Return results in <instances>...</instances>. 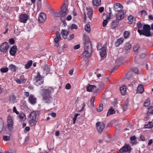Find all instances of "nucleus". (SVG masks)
<instances>
[{
	"label": "nucleus",
	"instance_id": "nucleus-1",
	"mask_svg": "<svg viewBox=\"0 0 153 153\" xmlns=\"http://www.w3.org/2000/svg\"><path fill=\"white\" fill-rule=\"evenodd\" d=\"M84 51L82 56L83 57L88 58L91 56L92 49L90 39L88 36H84Z\"/></svg>",
	"mask_w": 153,
	"mask_h": 153
},
{
	"label": "nucleus",
	"instance_id": "nucleus-2",
	"mask_svg": "<svg viewBox=\"0 0 153 153\" xmlns=\"http://www.w3.org/2000/svg\"><path fill=\"white\" fill-rule=\"evenodd\" d=\"M51 90L48 89H45L42 90L41 94L43 101L46 103L50 102L52 100L51 96Z\"/></svg>",
	"mask_w": 153,
	"mask_h": 153
},
{
	"label": "nucleus",
	"instance_id": "nucleus-3",
	"mask_svg": "<svg viewBox=\"0 0 153 153\" xmlns=\"http://www.w3.org/2000/svg\"><path fill=\"white\" fill-rule=\"evenodd\" d=\"M7 128L8 130L11 131L13 129V117L10 115H8L7 120Z\"/></svg>",
	"mask_w": 153,
	"mask_h": 153
},
{
	"label": "nucleus",
	"instance_id": "nucleus-4",
	"mask_svg": "<svg viewBox=\"0 0 153 153\" xmlns=\"http://www.w3.org/2000/svg\"><path fill=\"white\" fill-rule=\"evenodd\" d=\"M34 81V83L37 86L41 85L44 82L42 77L39 72L37 73V75L35 77Z\"/></svg>",
	"mask_w": 153,
	"mask_h": 153
},
{
	"label": "nucleus",
	"instance_id": "nucleus-5",
	"mask_svg": "<svg viewBox=\"0 0 153 153\" xmlns=\"http://www.w3.org/2000/svg\"><path fill=\"white\" fill-rule=\"evenodd\" d=\"M96 127L97 131L101 134L105 128V125L102 122H98L96 124Z\"/></svg>",
	"mask_w": 153,
	"mask_h": 153
},
{
	"label": "nucleus",
	"instance_id": "nucleus-6",
	"mask_svg": "<svg viewBox=\"0 0 153 153\" xmlns=\"http://www.w3.org/2000/svg\"><path fill=\"white\" fill-rule=\"evenodd\" d=\"M54 44L55 46L58 47L59 45V42L61 39V37L60 33L57 31L56 32V35L54 36Z\"/></svg>",
	"mask_w": 153,
	"mask_h": 153
},
{
	"label": "nucleus",
	"instance_id": "nucleus-7",
	"mask_svg": "<svg viewBox=\"0 0 153 153\" xmlns=\"http://www.w3.org/2000/svg\"><path fill=\"white\" fill-rule=\"evenodd\" d=\"M131 148L130 146L127 144H126L119 150L120 153H125L127 152L130 153L131 150Z\"/></svg>",
	"mask_w": 153,
	"mask_h": 153
},
{
	"label": "nucleus",
	"instance_id": "nucleus-8",
	"mask_svg": "<svg viewBox=\"0 0 153 153\" xmlns=\"http://www.w3.org/2000/svg\"><path fill=\"white\" fill-rule=\"evenodd\" d=\"M150 30L138 29L137 32L140 35H143L146 36H149L152 35Z\"/></svg>",
	"mask_w": 153,
	"mask_h": 153
},
{
	"label": "nucleus",
	"instance_id": "nucleus-9",
	"mask_svg": "<svg viewBox=\"0 0 153 153\" xmlns=\"http://www.w3.org/2000/svg\"><path fill=\"white\" fill-rule=\"evenodd\" d=\"M68 10L65 4L63 5L61 8V11L59 12V15L60 17H63L67 15Z\"/></svg>",
	"mask_w": 153,
	"mask_h": 153
},
{
	"label": "nucleus",
	"instance_id": "nucleus-10",
	"mask_svg": "<svg viewBox=\"0 0 153 153\" xmlns=\"http://www.w3.org/2000/svg\"><path fill=\"white\" fill-rule=\"evenodd\" d=\"M47 19V17L45 14L43 13H41L38 17V21L41 23L45 22Z\"/></svg>",
	"mask_w": 153,
	"mask_h": 153
},
{
	"label": "nucleus",
	"instance_id": "nucleus-11",
	"mask_svg": "<svg viewBox=\"0 0 153 153\" xmlns=\"http://www.w3.org/2000/svg\"><path fill=\"white\" fill-rule=\"evenodd\" d=\"M9 45L6 42H4L0 46V51L2 52H6L8 48Z\"/></svg>",
	"mask_w": 153,
	"mask_h": 153
},
{
	"label": "nucleus",
	"instance_id": "nucleus-12",
	"mask_svg": "<svg viewBox=\"0 0 153 153\" xmlns=\"http://www.w3.org/2000/svg\"><path fill=\"white\" fill-rule=\"evenodd\" d=\"M123 8V6L121 4L117 3L114 5V9L115 11L119 12L122 10Z\"/></svg>",
	"mask_w": 153,
	"mask_h": 153
},
{
	"label": "nucleus",
	"instance_id": "nucleus-13",
	"mask_svg": "<svg viewBox=\"0 0 153 153\" xmlns=\"http://www.w3.org/2000/svg\"><path fill=\"white\" fill-rule=\"evenodd\" d=\"M100 53L102 59L105 58L106 56V47H103L102 48V50L100 51Z\"/></svg>",
	"mask_w": 153,
	"mask_h": 153
},
{
	"label": "nucleus",
	"instance_id": "nucleus-14",
	"mask_svg": "<svg viewBox=\"0 0 153 153\" xmlns=\"http://www.w3.org/2000/svg\"><path fill=\"white\" fill-rule=\"evenodd\" d=\"M19 18L20 22L25 23L27 20L28 16L26 14H23L20 16Z\"/></svg>",
	"mask_w": 153,
	"mask_h": 153
},
{
	"label": "nucleus",
	"instance_id": "nucleus-15",
	"mask_svg": "<svg viewBox=\"0 0 153 153\" xmlns=\"http://www.w3.org/2000/svg\"><path fill=\"white\" fill-rule=\"evenodd\" d=\"M69 33L68 29H62L61 33L62 37L64 39H67Z\"/></svg>",
	"mask_w": 153,
	"mask_h": 153
},
{
	"label": "nucleus",
	"instance_id": "nucleus-16",
	"mask_svg": "<svg viewBox=\"0 0 153 153\" xmlns=\"http://www.w3.org/2000/svg\"><path fill=\"white\" fill-rule=\"evenodd\" d=\"M86 9L88 11L87 14L88 16V17L90 20H91L92 17L93 15L92 9L91 8L88 7H86Z\"/></svg>",
	"mask_w": 153,
	"mask_h": 153
},
{
	"label": "nucleus",
	"instance_id": "nucleus-17",
	"mask_svg": "<svg viewBox=\"0 0 153 153\" xmlns=\"http://www.w3.org/2000/svg\"><path fill=\"white\" fill-rule=\"evenodd\" d=\"M17 47L16 45H13L10 50V54L12 56H14L16 53Z\"/></svg>",
	"mask_w": 153,
	"mask_h": 153
},
{
	"label": "nucleus",
	"instance_id": "nucleus-18",
	"mask_svg": "<svg viewBox=\"0 0 153 153\" xmlns=\"http://www.w3.org/2000/svg\"><path fill=\"white\" fill-rule=\"evenodd\" d=\"M96 86L95 85H88L87 86L86 89L88 91L91 92L96 89Z\"/></svg>",
	"mask_w": 153,
	"mask_h": 153
},
{
	"label": "nucleus",
	"instance_id": "nucleus-19",
	"mask_svg": "<svg viewBox=\"0 0 153 153\" xmlns=\"http://www.w3.org/2000/svg\"><path fill=\"white\" fill-rule=\"evenodd\" d=\"M37 114L36 111L32 112L29 115L28 119H36Z\"/></svg>",
	"mask_w": 153,
	"mask_h": 153
},
{
	"label": "nucleus",
	"instance_id": "nucleus-20",
	"mask_svg": "<svg viewBox=\"0 0 153 153\" xmlns=\"http://www.w3.org/2000/svg\"><path fill=\"white\" fill-rule=\"evenodd\" d=\"M116 19L118 20H121L124 17V13L123 12H121L117 13L116 15Z\"/></svg>",
	"mask_w": 153,
	"mask_h": 153
},
{
	"label": "nucleus",
	"instance_id": "nucleus-21",
	"mask_svg": "<svg viewBox=\"0 0 153 153\" xmlns=\"http://www.w3.org/2000/svg\"><path fill=\"white\" fill-rule=\"evenodd\" d=\"M29 100L32 104H34L36 102V98L33 95H31L29 97Z\"/></svg>",
	"mask_w": 153,
	"mask_h": 153
},
{
	"label": "nucleus",
	"instance_id": "nucleus-22",
	"mask_svg": "<svg viewBox=\"0 0 153 153\" xmlns=\"http://www.w3.org/2000/svg\"><path fill=\"white\" fill-rule=\"evenodd\" d=\"M29 125L30 126H35L37 122L36 119H28Z\"/></svg>",
	"mask_w": 153,
	"mask_h": 153
},
{
	"label": "nucleus",
	"instance_id": "nucleus-23",
	"mask_svg": "<svg viewBox=\"0 0 153 153\" xmlns=\"http://www.w3.org/2000/svg\"><path fill=\"white\" fill-rule=\"evenodd\" d=\"M124 39L123 38H121L117 39L115 43V46L117 47L121 45L124 41Z\"/></svg>",
	"mask_w": 153,
	"mask_h": 153
},
{
	"label": "nucleus",
	"instance_id": "nucleus-24",
	"mask_svg": "<svg viewBox=\"0 0 153 153\" xmlns=\"http://www.w3.org/2000/svg\"><path fill=\"white\" fill-rule=\"evenodd\" d=\"M126 85H123L120 88V91L121 94L124 95L126 93Z\"/></svg>",
	"mask_w": 153,
	"mask_h": 153
},
{
	"label": "nucleus",
	"instance_id": "nucleus-25",
	"mask_svg": "<svg viewBox=\"0 0 153 153\" xmlns=\"http://www.w3.org/2000/svg\"><path fill=\"white\" fill-rule=\"evenodd\" d=\"M111 13L110 12V13H109L108 16H107V18L106 19L104 20L103 23V27H105L107 25L108 21L111 19Z\"/></svg>",
	"mask_w": 153,
	"mask_h": 153
},
{
	"label": "nucleus",
	"instance_id": "nucleus-26",
	"mask_svg": "<svg viewBox=\"0 0 153 153\" xmlns=\"http://www.w3.org/2000/svg\"><path fill=\"white\" fill-rule=\"evenodd\" d=\"M144 90L143 85H139L137 87V92L138 93H143Z\"/></svg>",
	"mask_w": 153,
	"mask_h": 153
},
{
	"label": "nucleus",
	"instance_id": "nucleus-27",
	"mask_svg": "<svg viewBox=\"0 0 153 153\" xmlns=\"http://www.w3.org/2000/svg\"><path fill=\"white\" fill-rule=\"evenodd\" d=\"M118 21L116 20H113L111 23V25L113 28H116L118 25Z\"/></svg>",
	"mask_w": 153,
	"mask_h": 153
},
{
	"label": "nucleus",
	"instance_id": "nucleus-28",
	"mask_svg": "<svg viewBox=\"0 0 153 153\" xmlns=\"http://www.w3.org/2000/svg\"><path fill=\"white\" fill-rule=\"evenodd\" d=\"M32 63L33 61L32 60H30L28 61L27 63L25 65V68L26 69L29 68L32 65Z\"/></svg>",
	"mask_w": 153,
	"mask_h": 153
},
{
	"label": "nucleus",
	"instance_id": "nucleus-29",
	"mask_svg": "<svg viewBox=\"0 0 153 153\" xmlns=\"http://www.w3.org/2000/svg\"><path fill=\"white\" fill-rule=\"evenodd\" d=\"M101 0H93V4L94 5L96 6H99L101 4Z\"/></svg>",
	"mask_w": 153,
	"mask_h": 153
},
{
	"label": "nucleus",
	"instance_id": "nucleus-30",
	"mask_svg": "<svg viewBox=\"0 0 153 153\" xmlns=\"http://www.w3.org/2000/svg\"><path fill=\"white\" fill-rule=\"evenodd\" d=\"M115 111L113 109L111 108L108 111L107 114V116H108L110 115L115 114Z\"/></svg>",
	"mask_w": 153,
	"mask_h": 153
},
{
	"label": "nucleus",
	"instance_id": "nucleus-31",
	"mask_svg": "<svg viewBox=\"0 0 153 153\" xmlns=\"http://www.w3.org/2000/svg\"><path fill=\"white\" fill-rule=\"evenodd\" d=\"M143 29H153V23L151 25V26L149 25H144L143 26Z\"/></svg>",
	"mask_w": 153,
	"mask_h": 153
},
{
	"label": "nucleus",
	"instance_id": "nucleus-32",
	"mask_svg": "<svg viewBox=\"0 0 153 153\" xmlns=\"http://www.w3.org/2000/svg\"><path fill=\"white\" fill-rule=\"evenodd\" d=\"M3 140L6 141H9L10 140V136L4 135L2 137Z\"/></svg>",
	"mask_w": 153,
	"mask_h": 153
},
{
	"label": "nucleus",
	"instance_id": "nucleus-33",
	"mask_svg": "<svg viewBox=\"0 0 153 153\" xmlns=\"http://www.w3.org/2000/svg\"><path fill=\"white\" fill-rule=\"evenodd\" d=\"M152 125H149L150 122H149L147 124L145 125L144 127L146 128H152L153 127V119L152 120Z\"/></svg>",
	"mask_w": 153,
	"mask_h": 153
},
{
	"label": "nucleus",
	"instance_id": "nucleus-34",
	"mask_svg": "<svg viewBox=\"0 0 153 153\" xmlns=\"http://www.w3.org/2000/svg\"><path fill=\"white\" fill-rule=\"evenodd\" d=\"M128 23L129 24H131L133 22L134 17L131 15L129 16L128 17Z\"/></svg>",
	"mask_w": 153,
	"mask_h": 153
},
{
	"label": "nucleus",
	"instance_id": "nucleus-35",
	"mask_svg": "<svg viewBox=\"0 0 153 153\" xmlns=\"http://www.w3.org/2000/svg\"><path fill=\"white\" fill-rule=\"evenodd\" d=\"M4 122L2 120L0 119V133L1 132L3 129Z\"/></svg>",
	"mask_w": 153,
	"mask_h": 153
},
{
	"label": "nucleus",
	"instance_id": "nucleus-36",
	"mask_svg": "<svg viewBox=\"0 0 153 153\" xmlns=\"http://www.w3.org/2000/svg\"><path fill=\"white\" fill-rule=\"evenodd\" d=\"M103 109V105L101 103L97 108V111L99 112L102 111Z\"/></svg>",
	"mask_w": 153,
	"mask_h": 153
},
{
	"label": "nucleus",
	"instance_id": "nucleus-37",
	"mask_svg": "<svg viewBox=\"0 0 153 153\" xmlns=\"http://www.w3.org/2000/svg\"><path fill=\"white\" fill-rule=\"evenodd\" d=\"M148 111L147 112V114H153V107H149L148 108Z\"/></svg>",
	"mask_w": 153,
	"mask_h": 153
},
{
	"label": "nucleus",
	"instance_id": "nucleus-38",
	"mask_svg": "<svg viewBox=\"0 0 153 153\" xmlns=\"http://www.w3.org/2000/svg\"><path fill=\"white\" fill-rule=\"evenodd\" d=\"M139 46L138 45H136L134 48L133 50L136 54H137L138 53V50L139 49Z\"/></svg>",
	"mask_w": 153,
	"mask_h": 153
},
{
	"label": "nucleus",
	"instance_id": "nucleus-39",
	"mask_svg": "<svg viewBox=\"0 0 153 153\" xmlns=\"http://www.w3.org/2000/svg\"><path fill=\"white\" fill-rule=\"evenodd\" d=\"M131 45L128 42L126 43L125 47V48L126 49L128 50L130 49L131 48Z\"/></svg>",
	"mask_w": 153,
	"mask_h": 153
},
{
	"label": "nucleus",
	"instance_id": "nucleus-40",
	"mask_svg": "<svg viewBox=\"0 0 153 153\" xmlns=\"http://www.w3.org/2000/svg\"><path fill=\"white\" fill-rule=\"evenodd\" d=\"M16 99V97L14 95H11L9 98V100L11 102H14Z\"/></svg>",
	"mask_w": 153,
	"mask_h": 153
},
{
	"label": "nucleus",
	"instance_id": "nucleus-41",
	"mask_svg": "<svg viewBox=\"0 0 153 153\" xmlns=\"http://www.w3.org/2000/svg\"><path fill=\"white\" fill-rule=\"evenodd\" d=\"M9 68L10 70L15 71L16 69V66L15 65L13 64H11L9 66Z\"/></svg>",
	"mask_w": 153,
	"mask_h": 153
},
{
	"label": "nucleus",
	"instance_id": "nucleus-42",
	"mask_svg": "<svg viewBox=\"0 0 153 153\" xmlns=\"http://www.w3.org/2000/svg\"><path fill=\"white\" fill-rule=\"evenodd\" d=\"M150 104V101L149 99H147L145 101L144 105L145 107H147Z\"/></svg>",
	"mask_w": 153,
	"mask_h": 153
},
{
	"label": "nucleus",
	"instance_id": "nucleus-43",
	"mask_svg": "<svg viewBox=\"0 0 153 153\" xmlns=\"http://www.w3.org/2000/svg\"><path fill=\"white\" fill-rule=\"evenodd\" d=\"M8 68H3L0 69L1 71L3 73H6L8 72Z\"/></svg>",
	"mask_w": 153,
	"mask_h": 153
},
{
	"label": "nucleus",
	"instance_id": "nucleus-44",
	"mask_svg": "<svg viewBox=\"0 0 153 153\" xmlns=\"http://www.w3.org/2000/svg\"><path fill=\"white\" fill-rule=\"evenodd\" d=\"M79 115V114L78 113L76 114L74 116L73 119V123L74 124L75 123V121L77 117Z\"/></svg>",
	"mask_w": 153,
	"mask_h": 153
},
{
	"label": "nucleus",
	"instance_id": "nucleus-45",
	"mask_svg": "<svg viewBox=\"0 0 153 153\" xmlns=\"http://www.w3.org/2000/svg\"><path fill=\"white\" fill-rule=\"evenodd\" d=\"M19 117L21 119L23 120V119L25 120L26 117L25 115L24 114H21L19 115Z\"/></svg>",
	"mask_w": 153,
	"mask_h": 153
},
{
	"label": "nucleus",
	"instance_id": "nucleus-46",
	"mask_svg": "<svg viewBox=\"0 0 153 153\" xmlns=\"http://www.w3.org/2000/svg\"><path fill=\"white\" fill-rule=\"evenodd\" d=\"M20 32L19 31V29H14V33L16 36H18L20 33Z\"/></svg>",
	"mask_w": 153,
	"mask_h": 153
},
{
	"label": "nucleus",
	"instance_id": "nucleus-47",
	"mask_svg": "<svg viewBox=\"0 0 153 153\" xmlns=\"http://www.w3.org/2000/svg\"><path fill=\"white\" fill-rule=\"evenodd\" d=\"M123 34L124 38L126 39L129 35V32L127 31H126L124 32Z\"/></svg>",
	"mask_w": 153,
	"mask_h": 153
},
{
	"label": "nucleus",
	"instance_id": "nucleus-48",
	"mask_svg": "<svg viewBox=\"0 0 153 153\" xmlns=\"http://www.w3.org/2000/svg\"><path fill=\"white\" fill-rule=\"evenodd\" d=\"M95 100V98L94 97H92L90 103L91 104V106L92 107L94 106V102Z\"/></svg>",
	"mask_w": 153,
	"mask_h": 153
},
{
	"label": "nucleus",
	"instance_id": "nucleus-49",
	"mask_svg": "<svg viewBox=\"0 0 153 153\" xmlns=\"http://www.w3.org/2000/svg\"><path fill=\"white\" fill-rule=\"evenodd\" d=\"M97 50H100L101 49L102 50V48H103V47H102V45L101 43H99L97 45Z\"/></svg>",
	"mask_w": 153,
	"mask_h": 153
},
{
	"label": "nucleus",
	"instance_id": "nucleus-50",
	"mask_svg": "<svg viewBox=\"0 0 153 153\" xmlns=\"http://www.w3.org/2000/svg\"><path fill=\"white\" fill-rule=\"evenodd\" d=\"M20 78V80L21 82L22 83H25L26 82V80L23 76H21Z\"/></svg>",
	"mask_w": 153,
	"mask_h": 153
},
{
	"label": "nucleus",
	"instance_id": "nucleus-51",
	"mask_svg": "<svg viewBox=\"0 0 153 153\" xmlns=\"http://www.w3.org/2000/svg\"><path fill=\"white\" fill-rule=\"evenodd\" d=\"M137 27L138 29H141L142 27V25L139 22H138L137 23Z\"/></svg>",
	"mask_w": 153,
	"mask_h": 153
},
{
	"label": "nucleus",
	"instance_id": "nucleus-52",
	"mask_svg": "<svg viewBox=\"0 0 153 153\" xmlns=\"http://www.w3.org/2000/svg\"><path fill=\"white\" fill-rule=\"evenodd\" d=\"M132 71L136 74L138 73V70L136 68H133L132 69Z\"/></svg>",
	"mask_w": 153,
	"mask_h": 153
},
{
	"label": "nucleus",
	"instance_id": "nucleus-53",
	"mask_svg": "<svg viewBox=\"0 0 153 153\" xmlns=\"http://www.w3.org/2000/svg\"><path fill=\"white\" fill-rule=\"evenodd\" d=\"M13 112L15 113L16 114H19V112L17 111L16 108L15 107H13Z\"/></svg>",
	"mask_w": 153,
	"mask_h": 153
},
{
	"label": "nucleus",
	"instance_id": "nucleus-54",
	"mask_svg": "<svg viewBox=\"0 0 153 153\" xmlns=\"http://www.w3.org/2000/svg\"><path fill=\"white\" fill-rule=\"evenodd\" d=\"M66 89H69L71 88V85L69 83H67L66 84L65 87Z\"/></svg>",
	"mask_w": 153,
	"mask_h": 153
},
{
	"label": "nucleus",
	"instance_id": "nucleus-55",
	"mask_svg": "<svg viewBox=\"0 0 153 153\" xmlns=\"http://www.w3.org/2000/svg\"><path fill=\"white\" fill-rule=\"evenodd\" d=\"M9 42L11 44H14L15 42L14 39L13 38L9 39Z\"/></svg>",
	"mask_w": 153,
	"mask_h": 153
},
{
	"label": "nucleus",
	"instance_id": "nucleus-56",
	"mask_svg": "<svg viewBox=\"0 0 153 153\" xmlns=\"http://www.w3.org/2000/svg\"><path fill=\"white\" fill-rule=\"evenodd\" d=\"M136 137L134 135L130 137V139L131 141H133L135 140Z\"/></svg>",
	"mask_w": 153,
	"mask_h": 153
},
{
	"label": "nucleus",
	"instance_id": "nucleus-57",
	"mask_svg": "<svg viewBox=\"0 0 153 153\" xmlns=\"http://www.w3.org/2000/svg\"><path fill=\"white\" fill-rule=\"evenodd\" d=\"M77 28L78 27L75 24H73L71 26V29H77Z\"/></svg>",
	"mask_w": 153,
	"mask_h": 153
},
{
	"label": "nucleus",
	"instance_id": "nucleus-58",
	"mask_svg": "<svg viewBox=\"0 0 153 153\" xmlns=\"http://www.w3.org/2000/svg\"><path fill=\"white\" fill-rule=\"evenodd\" d=\"M104 10V7H101L99 8V11L100 13H102Z\"/></svg>",
	"mask_w": 153,
	"mask_h": 153
},
{
	"label": "nucleus",
	"instance_id": "nucleus-59",
	"mask_svg": "<svg viewBox=\"0 0 153 153\" xmlns=\"http://www.w3.org/2000/svg\"><path fill=\"white\" fill-rule=\"evenodd\" d=\"M15 81L16 82L18 83V84H21L22 83L21 82L20 80V79L18 78H16L15 79Z\"/></svg>",
	"mask_w": 153,
	"mask_h": 153
},
{
	"label": "nucleus",
	"instance_id": "nucleus-60",
	"mask_svg": "<svg viewBox=\"0 0 153 153\" xmlns=\"http://www.w3.org/2000/svg\"><path fill=\"white\" fill-rule=\"evenodd\" d=\"M80 45L79 44L77 45L74 47V49L75 50L78 49L80 48Z\"/></svg>",
	"mask_w": 153,
	"mask_h": 153
},
{
	"label": "nucleus",
	"instance_id": "nucleus-61",
	"mask_svg": "<svg viewBox=\"0 0 153 153\" xmlns=\"http://www.w3.org/2000/svg\"><path fill=\"white\" fill-rule=\"evenodd\" d=\"M72 19V16L71 15H69L67 17L66 19L67 21H70Z\"/></svg>",
	"mask_w": 153,
	"mask_h": 153
},
{
	"label": "nucleus",
	"instance_id": "nucleus-62",
	"mask_svg": "<svg viewBox=\"0 0 153 153\" xmlns=\"http://www.w3.org/2000/svg\"><path fill=\"white\" fill-rule=\"evenodd\" d=\"M120 59H117L116 61V62L117 63H119L120 65L123 63V62H121V61H120Z\"/></svg>",
	"mask_w": 153,
	"mask_h": 153
},
{
	"label": "nucleus",
	"instance_id": "nucleus-63",
	"mask_svg": "<svg viewBox=\"0 0 153 153\" xmlns=\"http://www.w3.org/2000/svg\"><path fill=\"white\" fill-rule=\"evenodd\" d=\"M152 139H150L149 140V142L148 143V146H150L152 143Z\"/></svg>",
	"mask_w": 153,
	"mask_h": 153
},
{
	"label": "nucleus",
	"instance_id": "nucleus-64",
	"mask_svg": "<svg viewBox=\"0 0 153 153\" xmlns=\"http://www.w3.org/2000/svg\"><path fill=\"white\" fill-rule=\"evenodd\" d=\"M90 25L89 24H87L85 25V29H90Z\"/></svg>",
	"mask_w": 153,
	"mask_h": 153
}]
</instances>
